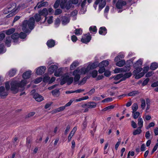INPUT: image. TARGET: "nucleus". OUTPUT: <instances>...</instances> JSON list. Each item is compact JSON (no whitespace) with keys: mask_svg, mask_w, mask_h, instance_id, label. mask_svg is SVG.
I'll list each match as a JSON object with an SVG mask.
<instances>
[{"mask_svg":"<svg viewBox=\"0 0 158 158\" xmlns=\"http://www.w3.org/2000/svg\"><path fill=\"white\" fill-rule=\"evenodd\" d=\"M27 83V81L25 80H22L20 82L12 81L10 83V90L14 94L17 93L19 91V88H21L22 90L24 89V86Z\"/></svg>","mask_w":158,"mask_h":158,"instance_id":"obj_1","label":"nucleus"},{"mask_svg":"<svg viewBox=\"0 0 158 158\" xmlns=\"http://www.w3.org/2000/svg\"><path fill=\"white\" fill-rule=\"evenodd\" d=\"M35 23V20L33 17L30 18L28 20L24 21L22 26L23 31L27 33L29 31V28L32 30L34 27Z\"/></svg>","mask_w":158,"mask_h":158,"instance_id":"obj_2","label":"nucleus"},{"mask_svg":"<svg viewBox=\"0 0 158 158\" xmlns=\"http://www.w3.org/2000/svg\"><path fill=\"white\" fill-rule=\"evenodd\" d=\"M85 69L81 68L80 70L77 69L75 70L73 73V75L74 76V82H78L80 78V75L82 74H85V72H84Z\"/></svg>","mask_w":158,"mask_h":158,"instance_id":"obj_3","label":"nucleus"},{"mask_svg":"<svg viewBox=\"0 0 158 158\" xmlns=\"http://www.w3.org/2000/svg\"><path fill=\"white\" fill-rule=\"evenodd\" d=\"M73 81V78L72 77H69L68 75H65L64 76L61 80L60 84L63 85L65 83L69 85L71 84Z\"/></svg>","mask_w":158,"mask_h":158,"instance_id":"obj_4","label":"nucleus"},{"mask_svg":"<svg viewBox=\"0 0 158 158\" xmlns=\"http://www.w3.org/2000/svg\"><path fill=\"white\" fill-rule=\"evenodd\" d=\"M99 4L98 10L99 11L104 7L106 4V0H96L95 2V4L97 5Z\"/></svg>","mask_w":158,"mask_h":158,"instance_id":"obj_5","label":"nucleus"},{"mask_svg":"<svg viewBox=\"0 0 158 158\" xmlns=\"http://www.w3.org/2000/svg\"><path fill=\"white\" fill-rule=\"evenodd\" d=\"M91 36L89 33H88L84 35V36L81 39L82 42L85 44H87L91 40Z\"/></svg>","mask_w":158,"mask_h":158,"instance_id":"obj_6","label":"nucleus"},{"mask_svg":"<svg viewBox=\"0 0 158 158\" xmlns=\"http://www.w3.org/2000/svg\"><path fill=\"white\" fill-rule=\"evenodd\" d=\"M149 67L148 66H146L144 68L142 72L139 73L138 75L135 76V78L139 79L143 76L145 73H146L149 70Z\"/></svg>","mask_w":158,"mask_h":158,"instance_id":"obj_7","label":"nucleus"},{"mask_svg":"<svg viewBox=\"0 0 158 158\" xmlns=\"http://www.w3.org/2000/svg\"><path fill=\"white\" fill-rule=\"evenodd\" d=\"M126 4V1H123V0H118L116 3V6L118 9H121L123 6H125Z\"/></svg>","mask_w":158,"mask_h":158,"instance_id":"obj_8","label":"nucleus"},{"mask_svg":"<svg viewBox=\"0 0 158 158\" xmlns=\"http://www.w3.org/2000/svg\"><path fill=\"white\" fill-rule=\"evenodd\" d=\"M39 13L41 16H43L45 17L44 22L46 20L47 17V16L48 15V10L46 8H44L42 10H40L39 11Z\"/></svg>","mask_w":158,"mask_h":158,"instance_id":"obj_9","label":"nucleus"},{"mask_svg":"<svg viewBox=\"0 0 158 158\" xmlns=\"http://www.w3.org/2000/svg\"><path fill=\"white\" fill-rule=\"evenodd\" d=\"M46 69L45 66H40L37 69L36 73L38 75H41L44 73Z\"/></svg>","mask_w":158,"mask_h":158,"instance_id":"obj_10","label":"nucleus"},{"mask_svg":"<svg viewBox=\"0 0 158 158\" xmlns=\"http://www.w3.org/2000/svg\"><path fill=\"white\" fill-rule=\"evenodd\" d=\"M96 103L93 102H89L86 103L85 104L82 105V107H87L88 108H93L96 107Z\"/></svg>","mask_w":158,"mask_h":158,"instance_id":"obj_11","label":"nucleus"},{"mask_svg":"<svg viewBox=\"0 0 158 158\" xmlns=\"http://www.w3.org/2000/svg\"><path fill=\"white\" fill-rule=\"evenodd\" d=\"M97 66L94 63H93L90 66L88 65L87 66L86 68H82L85 69L84 72L86 73H88L90 69H93L96 68Z\"/></svg>","mask_w":158,"mask_h":158,"instance_id":"obj_12","label":"nucleus"},{"mask_svg":"<svg viewBox=\"0 0 158 158\" xmlns=\"http://www.w3.org/2000/svg\"><path fill=\"white\" fill-rule=\"evenodd\" d=\"M33 98L38 102H40L44 99L43 97L37 93H35L34 94Z\"/></svg>","mask_w":158,"mask_h":158,"instance_id":"obj_13","label":"nucleus"},{"mask_svg":"<svg viewBox=\"0 0 158 158\" xmlns=\"http://www.w3.org/2000/svg\"><path fill=\"white\" fill-rule=\"evenodd\" d=\"M31 71L30 70L27 71L24 73L22 75L24 79L29 78L31 74Z\"/></svg>","mask_w":158,"mask_h":158,"instance_id":"obj_14","label":"nucleus"},{"mask_svg":"<svg viewBox=\"0 0 158 158\" xmlns=\"http://www.w3.org/2000/svg\"><path fill=\"white\" fill-rule=\"evenodd\" d=\"M57 68V67L56 65H52L48 69V72L50 74H52Z\"/></svg>","mask_w":158,"mask_h":158,"instance_id":"obj_15","label":"nucleus"},{"mask_svg":"<svg viewBox=\"0 0 158 158\" xmlns=\"http://www.w3.org/2000/svg\"><path fill=\"white\" fill-rule=\"evenodd\" d=\"M142 64V62L141 59H139L137 60L136 62L133 64V66L134 68H141V65Z\"/></svg>","mask_w":158,"mask_h":158,"instance_id":"obj_16","label":"nucleus"},{"mask_svg":"<svg viewBox=\"0 0 158 158\" xmlns=\"http://www.w3.org/2000/svg\"><path fill=\"white\" fill-rule=\"evenodd\" d=\"M47 44L48 47L52 48L55 45V41L51 39L48 41Z\"/></svg>","mask_w":158,"mask_h":158,"instance_id":"obj_17","label":"nucleus"},{"mask_svg":"<svg viewBox=\"0 0 158 158\" xmlns=\"http://www.w3.org/2000/svg\"><path fill=\"white\" fill-rule=\"evenodd\" d=\"M99 33L100 35H105L107 33V30L105 27H101L99 31Z\"/></svg>","mask_w":158,"mask_h":158,"instance_id":"obj_18","label":"nucleus"},{"mask_svg":"<svg viewBox=\"0 0 158 158\" xmlns=\"http://www.w3.org/2000/svg\"><path fill=\"white\" fill-rule=\"evenodd\" d=\"M109 64V62L108 61L106 60H103L99 64V67L105 68V67L107 66Z\"/></svg>","mask_w":158,"mask_h":158,"instance_id":"obj_19","label":"nucleus"},{"mask_svg":"<svg viewBox=\"0 0 158 158\" xmlns=\"http://www.w3.org/2000/svg\"><path fill=\"white\" fill-rule=\"evenodd\" d=\"M158 68V64L156 62H153L152 63L150 66V69L151 70H154Z\"/></svg>","mask_w":158,"mask_h":158,"instance_id":"obj_20","label":"nucleus"},{"mask_svg":"<svg viewBox=\"0 0 158 158\" xmlns=\"http://www.w3.org/2000/svg\"><path fill=\"white\" fill-rule=\"evenodd\" d=\"M130 66V63H127L126 65H125L124 67L122 68V69H123V72H126L129 71L131 69Z\"/></svg>","mask_w":158,"mask_h":158,"instance_id":"obj_21","label":"nucleus"},{"mask_svg":"<svg viewBox=\"0 0 158 158\" xmlns=\"http://www.w3.org/2000/svg\"><path fill=\"white\" fill-rule=\"evenodd\" d=\"M78 65L79 63L77 61H75L74 62L70 65V70H72L74 69Z\"/></svg>","mask_w":158,"mask_h":158,"instance_id":"obj_22","label":"nucleus"},{"mask_svg":"<svg viewBox=\"0 0 158 158\" xmlns=\"http://www.w3.org/2000/svg\"><path fill=\"white\" fill-rule=\"evenodd\" d=\"M141 128V127H138L136 130H135L133 131V134L134 135H136L140 134L142 132Z\"/></svg>","mask_w":158,"mask_h":158,"instance_id":"obj_23","label":"nucleus"},{"mask_svg":"<svg viewBox=\"0 0 158 158\" xmlns=\"http://www.w3.org/2000/svg\"><path fill=\"white\" fill-rule=\"evenodd\" d=\"M69 18L65 16H64L62 18V24L65 25L69 23Z\"/></svg>","mask_w":158,"mask_h":158,"instance_id":"obj_24","label":"nucleus"},{"mask_svg":"<svg viewBox=\"0 0 158 158\" xmlns=\"http://www.w3.org/2000/svg\"><path fill=\"white\" fill-rule=\"evenodd\" d=\"M139 93V91L138 90L133 91L130 92L128 94V96H134Z\"/></svg>","mask_w":158,"mask_h":158,"instance_id":"obj_25","label":"nucleus"},{"mask_svg":"<svg viewBox=\"0 0 158 158\" xmlns=\"http://www.w3.org/2000/svg\"><path fill=\"white\" fill-rule=\"evenodd\" d=\"M41 15L38 13L35 14L34 16L36 22H39L41 19Z\"/></svg>","mask_w":158,"mask_h":158,"instance_id":"obj_26","label":"nucleus"},{"mask_svg":"<svg viewBox=\"0 0 158 158\" xmlns=\"http://www.w3.org/2000/svg\"><path fill=\"white\" fill-rule=\"evenodd\" d=\"M15 31V29L14 28H12L5 31V33L7 35H10L13 33Z\"/></svg>","mask_w":158,"mask_h":158,"instance_id":"obj_27","label":"nucleus"},{"mask_svg":"<svg viewBox=\"0 0 158 158\" xmlns=\"http://www.w3.org/2000/svg\"><path fill=\"white\" fill-rule=\"evenodd\" d=\"M135 69H136L133 72V74L135 76L138 75L139 74V73L142 70V68H136Z\"/></svg>","mask_w":158,"mask_h":158,"instance_id":"obj_28","label":"nucleus"},{"mask_svg":"<svg viewBox=\"0 0 158 158\" xmlns=\"http://www.w3.org/2000/svg\"><path fill=\"white\" fill-rule=\"evenodd\" d=\"M125 64V61L124 60H121L117 62L116 63V65L119 67H122Z\"/></svg>","mask_w":158,"mask_h":158,"instance_id":"obj_29","label":"nucleus"},{"mask_svg":"<svg viewBox=\"0 0 158 158\" xmlns=\"http://www.w3.org/2000/svg\"><path fill=\"white\" fill-rule=\"evenodd\" d=\"M17 71V70L15 69H12L10 70L9 73V75L10 77H13L14 76Z\"/></svg>","mask_w":158,"mask_h":158,"instance_id":"obj_30","label":"nucleus"},{"mask_svg":"<svg viewBox=\"0 0 158 158\" xmlns=\"http://www.w3.org/2000/svg\"><path fill=\"white\" fill-rule=\"evenodd\" d=\"M132 113H133L137 110L138 108V106L137 103H134L132 106Z\"/></svg>","mask_w":158,"mask_h":158,"instance_id":"obj_31","label":"nucleus"},{"mask_svg":"<svg viewBox=\"0 0 158 158\" xmlns=\"http://www.w3.org/2000/svg\"><path fill=\"white\" fill-rule=\"evenodd\" d=\"M72 4L71 1H69L65 6V8L68 10H69L72 6Z\"/></svg>","mask_w":158,"mask_h":158,"instance_id":"obj_32","label":"nucleus"},{"mask_svg":"<svg viewBox=\"0 0 158 158\" xmlns=\"http://www.w3.org/2000/svg\"><path fill=\"white\" fill-rule=\"evenodd\" d=\"M67 1L65 0H61L60 2V6L62 9H64L65 8V6L66 4Z\"/></svg>","mask_w":158,"mask_h":158,"instance_id":"obj_33","label":"nucleus"},{"mask_svg":"<svg viewBox=\"0 0 158 158\" xmlns=\"http://www.w3.org/2000/svg\"><path fill=\"white\" fill-rule=\"evenodd\" d=\"M143 121L141 118L139 117L138 119V125L139 126V127L142 128L143 126Z\"/></svg>","mask_w":158,"mask_h":158,"instance_id":"obj_34","label":"nucleus"},{"mask_svg":"<svg viewBox=\"0 0 158 158\" xmlns=\"http://www.w3.org/2000/svg\"><path fill=\"white\" fill-rule=\"evenodd\" d=\"M47 3V2H46L42 3H41L40 2H39L37 3V6L38 8H40L42 7L45 6Z\"/></svg>","mask_w":158,"mask_h":158,"instance_id":"obj_35","label":"nucleus"},{"mask_svg":"<svg viewBox=\"0 0 158 158\" xmlns=\"http://www.w3.org/2000/svg\"><path fill=\"white\" fill-rule=\"evenodd\" d=\"M11 37L13 40H17L19 37V35L18 33H15L11 35Z\"/></svg>","mask_w":158,"mask_h":158,"instance_id":"obj_36","label":"nucleus"},{"mask_svg":"<svg viewBox=\"0 0 158 158\" xmlns=\"http://www.w3.org/2000/svg\"><path fill=\"white\" fill-rule=\"evenodd\" d=\"M59 89H55L52 91V94L54 96H57L59 95Z\"/></svg>","mask_w":158,"mask_h":158,"instance_id":"obj_37","label":"nucleus"},{"mask_svg":"<svg viewBox=\"0 0 158 158\" xmlns=\"http://www.w3.org/2000/svg\"><path fill=\"white\" fill-rule=\"evenodd\" d=\"M82 30L80 28L76 29L74 33L76 35H80L82 33Z\"/></svg>","mask_w":158,"mask_h":158,"instance_id":"obj_38","label":"nucleus"},{"mask_svg":"<svg viewBox=\"0 0 158 158\" xmlns=\"http://www.w3.org/2000/svg\"><path fill=\"white\" fill-rule=\"evenodd\" d=\"M65 108V106H61L59 108H58L56 109L55 110V112L57 113L58 112L60 111H62Z\"/></svg>","mask_w":158,"mask_h":158,"instance_id":"obj_39","label":"nucleus"},{"mask_svg":"<svg viewBox=\"0 0 158 158\" xmlns=\"http://www.w3.org/2000/svg\"><path fill=\"white\" fill-rule=\"evenodd\" d=\"M61 72V69H59L56 70L54 73V75L56 77H59L60 75Z\"/></svg>","mask_w":158,"mask_h":158,"instance_id":"obj_40","label":"nucleus"},{"mask_svg":"<svg viewBox=\"0 0 158 158\" xmlns=\"http://www.w3.org/2000/svg\"><path fill=\"white\" fill-rule=\"evenodd\" d=\"M60 0H56L54 5L53 7L55 9L57 8L59 5H60Z\"/></svg>","mask_w":158,"mask_h":158,"instance_id":"obj_41","label":"nucleus"},{"mask_svg":"<svg viewBox=\"0 0 158 158\" xmlns=\"http://www.w3.org/2000/svg\"><path fill=\"white\" fill-rule=\"evenodd\" d=\"M141 107L143 109H144L145 107V99H141Z\"/></svg>","mask_w":158,"mask_h":158,"instance_id":"obj_42","label":"nucleus"},{"mask_svg":"<svg viewBox=\"0 0 158 158\" xmlns=\"http://www.w3.org/2000/svg\"><path fill=\"white\" fill-rule=\"evenodd\" d=\"M10 42L11 40L10 37H7L5 41V44H7L8 47H9Z\"/></svg>","mask_w":158,"mask_h":158,"instance_id":"obj_43","label":"nucleus"},{"mask_svg":"<svg viewBox=\"0 0 158 158\" xmlns=\"http://www.w3.org/2000/svg\"><path fill=\"white\" fill-rule=\"evenodd\" d=\"M89 30L91 31H91L94 32H96L97 31V29L95 26L93 27L91 26L89 28Z\"/></svg>","mask_w":158,"mask_h":158,"instance_id":"obj_44","label":"nucleus"},{"mask_svg":"<svg viewBox=\"0 0 158 158\" xmlns=\"http://www.w3.org/2000/svg\"><path fill=\"white\" fill-rule=\"evenodd\" d=\"M62 12V10L60 9H57L55 10L54 15H58Z\"/></svg>","mask_w":158,"mask_h":158,"instance_id":"obj_45","label":"nucleus"},{"mask_svg":"<svg viewBox=\"0 0 158 158\" xmlns=\"http://www.w3.org/2000/svg\"><path fill=\"white\" fill-rule=\"evenodd\" d=\"M19 37L21 39H24L27 36V35L25 33H23V32H21L19 34Z\"/></svg>","mask_w":158,"mask_h":158,"instance_id":"obj_46","label":"nucleus"},{"mask_svg":"<svg viewBox=\"0 0 158 158\" xmlns=\"http://www.w3.org/2000/svg\"><path fill=\"white\" fill-rule=\"evenodd\" d=\"M123 77V74H118L115 77H113V78H114V80L117 81L119 79H120V78L122 77Z\"/></svg>","mask_w":158,"mask_h":158,"instance_id":"obj_47","label":"nucleus"},{"mask_svg":"<svg viewBox=\"0 0 158 158\" xmlns=\"http://www.w3.org/2000/svg\"><path fill=\"white\" fill-rule=\"evenodd\" d=\"M50 79V77L48 76H46L44 77L43 79V81L44 82L46 83V82H49V80Z\"/></svg>","mask_w":158,"mask_h":158,"instance_id":"obj_48","label":"nucleus"},{"mask_svg":"<svg viewBox=\"0 0 158 158\" xmlns=\"http://www.w3.org/2000/svg\"><path fill=\"white\" fill-rule=\"evenodd\" d=\"M87 79V78L86 77H84L82 80H81L78 83L79 85H82L84 84Z\"/></svg>","mask_w":158,"mask_h":158,"instance_id":"obj_49","label":"nucleus"},{"mask_svg":"<svg viewBox=\"0 0 158 158\" xmlns=\"http://www.w3.org/2000/svg\"><path fill=\"white\" fill-rule=\"evenodd\" d=\"M92 76L93 78H95L97 76L98 71L96 70H94L91 73Z\"/></svg>","mask_w":158,"mask_h":158,"instance_id":"obj_50","label":"nucleus"},{"mask_svg":"<svg viewBox=\"0 0 158 158\" xmlns=\"http://www.w3.org/2000/svg\"><path fill=\"white\" fill-rule=\"evenodd\" d=\"M114 107V106L113 105L110 106L103 109L102 110L103 111H105L107 110H110L111 109H113Z\"/></svg>","mask_w":158,"mask_h":158,"instance_id":"obj_51","label":"nucleus"},{"mask_svg":"<svg viewBox=\"0 0 158 158\" xmlns=\"http://www.w3.org/2000/svg\"><path fill=\"white\" fill-rule=\"evenodd\" d=\"M133 114V118L135 119L137 118L139 115L140 113L139 112L135 111Z\"/></svg>","mask_w":158,"mask_h":158,"instance_id":"obj_52","label":"nucleus"},{"mask_svg":"<svg viewBox=\"0 0 158 158\" xmlns=\"http://www.w3.org/2000/svg\"><path fill=\"white\" fill-rule=\"evenodd\" d=\"M42 80V78L41 77H39L37 78L34 81L35 84H38L41 82Z\"/></svg>","mask_w":158,"mask_h":158,"instance_id":"obj_53","label":"nucleus"},{"mask_svg":"<svg viewBox=\"0 0 158 158\" xmlns=\"http://www.w3.org/2000/svg\"><path fill=\"white\" fill-rule=\"evenodd\" d=\"M123 69L122 68H116L114 70V72L115 73H121L123 72Z\"/></svg>","mask_w":158,"mask_h":158,"instance_id":"obj_54","label":"nucleus"},{"mask_svg":"<svg viewBox=\"0 0 158 158\" xmlns=\"http://www.w3.org/2000/svg\"><path fill=\"white\" fill-rule=\"evenodd\" d=\"M86 117H85L84 121L82 124L83 127V129H85L87 126V119H86Z\"/></svg>","mask_w":158,"mask_h":158,"instance_id":"obj_55","label":"nucleus"},{"mask_svg":"<svg viewBox=\"0 0 158 158\" xmlns=\"http://www.w3.org/2000/svg\"><path fill=\"white\" fill-rule=\"evenodd\" d=\"M112 100V98H108L105 99L102 101L103 102H108L109 101H111Z\"/></svg>","mask_w":158,"mask_h":158,"instance_id":"obj_56","label":"nucleus"},{"mask_svg":"<svg viewBox=\"0 0 158 158\" xmlns=\"http://www.w3.org/2000/svg\"><path fill=\"white\" fill-rule=\"evenodd\" d=\"M8 93L7 91H6L5 90L4 91L1 93L0 94V96H6L8 95Z\"/></svg>","mask_w":158,"mask_h":158,"instance_id":"obj_57","label":"nucleus"},{"mask_svg":"<svg viewBox=\"0 0 158 158\" xmlns=\"http://www.w3.org/2000/svg\"><path fill=\"white\" fill-rule=\"evenodd\" d=\"M149 80V79L148 78H146L143 82L142 84V85L143 86H144L146 85L148 82Z\"/></svg>","mask_w":158,"mask_h":158,"instance_id":"obj_58","label":"nucleus"},{"mask_svg":"<svg viewBox=\"0 0 158 158\" xmlns=\"http://www.w3.org/2000/svg\"><path fill=\"white\" fill-rule=\"evenodd\" d=\"M100 69L98 70V71L99 73H102L104 72L106 70L104 68L102 67H99Z\"/></svg>","mask_w":158,"mask_h":158,"instance_id":"obj_59","label":"nucleus"},{"mask_svg":"<svg viewBox=\"0 0 158 158\" xmlns=\"http://www.w3.org/2000/svg\"><path fill=\"white\" fill-rule=\"evenodd\" d=\"M132 75L131 73V72L126 73L124 75V77L125 78H127L130 77Z\"/></svg>","mask_w":158,"mask_h":158,"instance_id":"obj_60","label":"nucleus"},{"mask_svg":"<svg viewBox=\"0 0 158 158\" xmlns=\"http://www.w3.org/2000/svg\"><path fill=\"white\" fill-rule=\"evenodd\" d=\"M158 147V143H156V145L154 147L152 150V154L153 152H154L155 151H156Z\"/></svg>","mask_w":158,"mask_h":158,"instance_id":"obj_61","label":"nucleus"},{"mask_svg":"<svg viewBox=\"0 0 158 158\" xmlns=\"http://www.w3.org/2000/svg\"><path fill=\"white\" fill-rule=\"evenodd\" d=\"M74 100L73 99H71L68 103H66L65 105L64 106H65V107L69 106H70V105L73 102Z\"/></svg>","mask_w":158,"mask_h":158,"instance_id":"obj_62","label":"nucleus"},{"mask_svg":"<svg viewBox=\"0 0 158 158\" xmlns=\"http://www.w3.org/2000/svg\"><path fill=\"white\" fill-rule=\"evenodd\" d=\"M95 91V89L94 88L91 89L89 92H87V94H88L89 95H91L92 94L94 93Z\"/></svg>","mask_w":158,"mask_h":158,"instance_id":"obj_63","label":"nucleus"},{"mask_svg":"<svg viewBox=\"0 0 158 158\" xmlns=\"http://www.w3.org/2000/svg\"><path fill=\"white\" fill-rule=\"evenodd\" d=\"M5 87L7 91H8V90H9L10 89V86L9 82H8L6 83Z\"/></svg>","mask_w":158,"mask_h":158,"instance_id":"obj_64","label":"nucleus"}]
</instances>
